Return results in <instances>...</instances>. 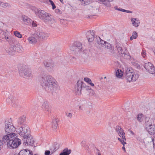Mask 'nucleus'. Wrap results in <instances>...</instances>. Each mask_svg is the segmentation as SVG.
Returning <instances> with one entry per match:
<instances>
[{
	"label": "nucleus",
	"instance_id": "nucleus-1",
	"mask_svg": "<svg viewBox=\"0 0 155 155\" xmlns=\"http://www.w3.org/2000/svg\"><path fill=\"white\" fill-rule=\"evenodd\" d=\"M41 85L48 92H55L59 86L55 79L52 76L42 72L39 75Z\"/></svg>",
	"mask_w": 155,
	"mask_h": 155
},
{
	"label": "nucleus",
	"instance_id": "nucleus-2",
	"mask_svg": "<svg viewBox=\"0 0 155 155\" xmlns=\"http://www.w3.org/2000/svg\"><path fill=\"white\" fill-rule=\"evenodd\" d=\"M14 133L8 134L4 135L2 137L3 143H6L10 149H13L18 147L21 143V140L15 137Z\"/></svg>",
	"mask_w": 155,
	"mask_h": 155
},
{
	"label": "nucleus",
	"instance_id": "nucleus-3",
	"mask_svg": "<svg viewBox=\"0 0 155 155\" xmlns=\"http://www.w3.org/2000/svg\"><path fill=\"white\" fill-rule=\"evenodd\" d=\"M38 14L40 19L46 23H49L51 22L53 19V16L51 14L46 12L44 10H38Z\"/></svg>",
	"mask_w": 155,
	"mask_h": 155
},
{
	"label": "nucleus",
	"instance_id": "nucleus-4",
	"mask_svg": "<svg viewBox=\"0 0 155 155\" xmlns=\"http://www.w3.org/2000/svg\"><path fill=\"white\" fill-rule=\"evenodd\" d=\"M17 133L23 138L28 137L30 135V129L27 124H23L19 128H17Z\"/></svg>",
	"mask_w": 155,
	"mask_h": 155
},
{
	"label": "nucleus",
	"instance_id": "nucleus-5",
	"mask_svg": "<svg viewBox=\"0 0 155 155\" xmlns=\"http://www.w3.org/2000/svg\"><path fill=\"white\" fill-rule=\"evenodd\" d=\"M125 78L127 81L130 82L137 80L139 77V74L134 73L132 69L127 68L126 72Z\"/></svg>",
	"mask_w": 155,
	"mask_h": 155
},
{
	"label": "nucleus",
	"instance_id": "nucleus-6",
	"mask_svg": "<svg viewBox=\"0 0 155 155\" xmlns=\"http://www.w3.org/2000/svg\"><path fill=\"white\" fill-rule=\"evenodd\" d=\"M22 48L18 43L11 45L6 50L7 53L10 55H13L16 52L21 53L22 51Z\"/></svg>",
	"mask_w": 155,
	"mask_h": 155
},
{
	"label": "nucleus",
	"instance_id": "nucleus-7",
	"mask_svg": "<svg viewBox=\"0 0 155 155\" xmlns=\"http://www.w3.org/2000/svg\"><path fill=\"white\" fill-rule=\"evenodd\" d=\"M19 73L23 76L30 77L31 75V70L25 65H21L18 67Z\"/></svg>",
	"mask_w": 155,
	"mask_h": 155
},
{
	"label": "nucleus",
	"instance_id": "nucleus-8",
	"mask_svg": "<svg viewBox=\"0 0 155 155\" xmlns=\"http://www.w3.org/2000/svg\"><path fill=\"white\" fill-rule=\"evenodd\" d=\"M82 48L81 44L79 42H75L70 46V50L75 54L81 51Z\"/></svg>",
	"mask_w": 155,
	"mask_h": 155
},
{
	"label": "nucleus",
	"instance_id": "nucleus-9",
	"mask_svg": "<svg viewBox=\"0 0 155 155\" xmlns=\"http://www.w3.org/2000/svg\"><path fill=\"white\" fill-rule=\"evenodd\" d=\"M86 85L81 80H78L74 87V91L76 94L78 95L81 94V91L85 88L86 87Z\"/></svg>",
	"mask_w": 155,
	"mask_h": 155
},
{
	"label": "nucleus",
	"instance_id": "nucleus-10",
	"mask_svg": "<svg viewBox=\"0 0 155 155\" xmlns=\"http://www.w3.org/2000/svg\"><path fill=\"white\" fill-rule=\"evenodd\" d=\"M146 128L148 133L151 135L155 133V126L152 125L150 121H147L146 122Z\"/></svg>",
	"mask_w": 155,
	"mask_h": 155
},
{
	"label": "nucleus",
	"instance_id": "nucleus-11",
	"mask_svg": "<svg viewBox=\"0 0 155 155\" xmlns=\"http://www.w3.org/2000/svg\"><path fill=\"white\" fill-rule=\"evenodd\" d=\"M5 131L8 134L14 133L15 130V128L12 123L9 121L5 122Z\"/></svg>",
	"mask_w": 155,
	"mask_h": 155
},
{
	"label": "nucleus",
	"instance_id": "nucleus-12",
	"mask_svg": "<svg viewBox=\"0 0 155 155\" xmlns=\"http://www.w3.org/2000/svg\"><path fill=\"white\" fill-rule=\"evenodd\" d=\"M34 36L36 37L38 40L45 39L48 37V34L42 31H37L34 34Z\"/></svg>",
	"mask_w": 155,
	"mask_h": 155
},
{
	"label": "nucleus",
	"instance_id": "nucleus-13",
	"mask_svg": "<svg viewBox=\"0 0 155 155\" xmlns=\"http://www.w3.org/2000/svg\"><path fill=\"white\" fill-rule=\"evenodd\" d=\"M144 67L149 73L153 74L155 73V67L150 62L145 63Z\"/></svg>",
	"mask_w": 155,
	"mask_h": 155
},
{
	"label": "nucleus",
	"instance_id": "nucleus-14",
	"mask_svg": "<svg viewBox=\"0 0 155 155\" xmlns=\"http://www.w3.org/2000/svg\"><path fill=\"white\" fill-rule=\"evenodd\" d=\"M44 64L45 66L48 68L47 69L49 72L52 71L55 67L54 63L51 60L44 61Z\"/></svg>",
	"mask_w": 155,
	"mask_h": 155
},
{
	"label": "nucleus",
	"instance_id": "nucleus-15",
	"mask_svg": "<svg viewBox=\"0 0 155 155\" xmlns=\"http://www.w3.org/2000/svg\"><path fill=\"white\" fill-rule=\"evenodd\" d=\"M23 145L25 146L28 145L32 146L34 143V140L32 136L31 135H29L28 137L23 138Z\"/></svg>",
	"mask_w": 155,
	"mask_h": 155
},
{
	"label": "nucleus",
	"instance_id": "nucleus-16",
	"mask_svg": "<svg viewBox=\"0 0 155 155\" xmlns=\"http://www.w3.org/2000/svg\"><path fill=\"white\" fill-rule=\"evenodd\" d=\"M95 31L93 30L89 31L86 34V35L88 41L89 42H92L94 40Z\"/></svg>",
	"mask_w": 155,
	"mask_h": 155
},
{
	"label": "nucleus",
	"instance_id": "nucleus-17",
	"mask_svg": "<svg viewBox=\"0 0 155 155\" xmlns=\"http://www.w3.org/2000/svg\"><path fill=\"white\" fill-rule=\"evenodd\" d=\"M22 20L24 23L28 25H31L32 21L28 17L25 15L21 17Z\"/></svg>",
	"mask_w": 155,
	"mask_h": 155
},
{
	"label": "nucleus",
	"instance_id": "nucleus-18",
	"mask_svg": "<svg viewBox=\"0 0 155 155\" xmlns=\"http://www.w3.org/2000/svg\"><path fill=\"white\" fill-rule=\"evenodd\" d=\"M41 108L45 112L49 113L50 111V108L47 101L44 102L42 104Z\"/></svg>",
	"mask_w": 155,
	"mask_h": 155
},
{
	"label": "nucleus",
	"instance_id": "nucleus-19",
	"mask_svg": "<svg viewBox=\"0 0 155 155\" xmlns=\"http://www.w3.org/2000/svg\"><path fill=\"white\" fill-rule=\"evenodd\" d=\"M120 55L122 57L126 59H130L131 58L129 53L126 49Z\"/></svg>",
	"mask_w": 155,
	"mask_h": 155
},
{
	"label": "nucleus",
	"instance_id": "nucleus-20",
	"mask_svg": "<svg viewBox=\"0 0 155 155\" xmlns=\"http://www.w3.org/2000/svg\"><path fill=\"white\" fill-rule=\"evenodd\" d=\"M32 152L28 149L21 150L17 155H32Z\"/></svg>",
	"mask_w": 155,
	"mask_h": 155
},
{
	"label": "nucleus",
	"instance_id": "nucleus-21",
	"mask_svg": "<svg viewBox=\"0 0 155 155\" xmlns=\"http://www.w3.org/2000/svg\"><path fill=\"white\" fill-rule=\"evenodd\" d=\"M131 21L133 26L135 27H137L140 24V21L137 18H131Z\"/></svg>",
	"mask_w": 155,
	"mask_h": 155
},
{
	"label": "nucleus",
	"instance_id": "nucleus-22",
	"mask_svg": "<svg viewBox=\"0 0 155 155\" xmlns=\"http://www.w3.org/2000/svg\"><path fill=\"white\" fill-rule=\"evenodd\" d=\"M104 46L106 48L109 49V52L110 54H112L114 53V50L112 48L111 45L109 43L106 42Z\"/></svg>",
	"mask_w": 155,
	"mask_h": 155
},
{
	"label": "nucleus",
	"instance_id": "nucleus-23",
	"mask_svg": "<svg viewBox=\"0 0 155 155\" xmlns=\"http://www.w3.org/2000/svg\"><path fill=\"white\" fill-rule=\"evenodd\" d=\"M28 40L30 44H33L36 43L37 42L38 39L36 38V37L34 36L33 35V36L29 37L28 38Z\"/></svg>",
	"mask_w": 155,
	"mask_h": 155
},
{
	"label": "nucleus",
	"instance_id": "nucleus-24",
	"mask_svg": "<svg viewBox=\"0 0 155 155\" xmlns=\"http://www.w3.org/2000/svg\"><path fill=\"white\" fill-rule=\"evenodd\" d=\"M121 46V44L120 43L117 42L116 43V47L120 54H121V53L124 51L122 49Z\"/></svg>",
	"mask_w": 155,
	"mask_h": 155
},
{
	"label": "nucleus",
	"instance_id": "nucleus-25",
	"mask_svg": "<svg viewBox=\"0 0 155 155\" xmlns=\"http://www.w3.org/2000/svg\"><path fill=\"white\" fill-rule=\"evenodd\" d=\"M82 5L85 6L90 4L92 2V0H79Z\"/></svg>",
	"mask_w": 155,
	"mask_h": 155
},
{
	"label": "nucleus",
	"instance_id": "nucleus-26",
	"mask_svg": "<svg viewBox=\"0 0 155 155\" xmlns=\"http://www.w3.org/2000/svg\"><path fill=\"white\" fill-rule=\"evenodd\" d=\"M71 151V150H68V148H66L63 150V152L61 153L59 155H69Z\"/></svg>",
	"mask_w": 155,
	"mask_h": 155
},
{
	"label": "nucleus",
	"instance_id": "nucleus-27",
	"mask_svg": "<svg viewBox=\"0 0 155 155\" xmlns=\"http://www.w3.org/2000/svg\"><path fill=\"white\" fill-rule=\"evenodd\" d=\"M25 117L24 116L19 118L17 120L18 123L19 124H22L25 122Z\"/></svg>",
	"mask_w": 155,
	"mask_h": 155
},
{
	"label": "nucleus",
	"instance_id": "nucleus-28",
	"mask_svg": "<svg viewBox=\"0 0 155 155\" xmlns=\"http://www.w3.org/2000/svg\"><path fill=\"white\" fill-rule=\"evenodd\" d=\"M7 34V32L2 31V32L0 34V40H4L5 37H6V34Z\"/></svg>",
	"mask_w": 155,
	"mask_h": 155
},
{
	"label": "nucleus",
	"instance_id": "nucleus-29",
	"mask_svg": "<svg viewBox=\"0 0 155 155\" xmlns=\"http://www.w3.org/2000/svg\"><path fill=\"white\" fill-rule=\"evenodd\" d=\"M138 36L137 33L136 31H133L132 33V35L130 38V40H132L133 39H136Z\"/></svg>",
	"mask_w": 155,
	"mask_h": 155
},
{
	"label": "nucleus",
	"instance_id": "nucleus-30",
	"mask_svg": "<svg viewBox=\"0 0 155 155\" xmlns=\"http://www.w3.org/2000/svg\"><path fill=\"white\" fill-rule=\"evenodd\" d=\"M113 0H105L103 4L107 7L110 6V2H112Z\"/></svg>",
	"mask_w": 155,
	"mask_h": 155
},
{
	"label": "nucleus",
	"instance_id": "nucleus-31",
	"mask_svg": "<svg viewBox=\"0 0 155 155\" xmlns=\"http://www.w3.org/2000/svg\"><path fill=\"white\" fill-rule=\"evenodd\" d=\"M1 6L4 8H9L11 7V5L9 3L7 2H2V4Z\"/></svg>",
	"mask_w": 155,
	"mask_h": 155
},
{
	"label": "nucleus",
	"instance_id": "nucleus-32",
	"mask_svg": "<svg viewBox=\"0 0 155 155\" xmlns=\"http://www.w3.org/2000/svg\"><path fill=\"white\" fill-rule=\"evenodd\" d=\"M123 75V73L121 70H117L116 72V75L118 78L121 77Z\"/></svg>",
	"mask_w": 155,
	"mask_h": 155
},
{
	"label": "nucleus",
	"instance_id": "nucleus-33",
	"mask_svg": "<svg viewBox=\"0 0 155 155\" xmlns=\"http://www.w3.org/2000/svg\"><path fill=\"white\" fill-rule=\"evenodd\" d=\"M122 133L121 134V132H119L118 133V135L122 139H124L125 140H126L125 136V133L124 132L123 130V132H122Z\"/></svg>",
	"mask_w": 155,
	"mask_h": 155
},
{
	"label": "nucleus",
	"instance_id": "nucleus-34",
	"mask_svg": "<svg viewBox=\"0 0 155 155\" xmlns=\"http://www.w3.org/2000/svg\"><path fill=\"white\" fill-rule=\"evenodd\" d=\"M14 34L15 35L19 38H21L22 37V35L21 34L20 32L17 31H14Z\"/></svg>",
	"mask_w": 155,
	"mask_h": 155
},
{
	"label": "nucleus",
	"instance_id": "nucleus-35",
	"mask_svg": "<svg viewBox=\"0 0 155 155\" xmlns=\"http://www.w3.org/2000/svg\"><path fill=\"white\" fill-rule=\"evenodd\" d=\"M58 126V124L57 123L56 120H54V121L53 122V124L52 125V127L54 129H56Z\"/></svg>",
	"mask_w": 155,
	"mask_h": 155
},
{
	"label": "nucleus",
	"instance_id": "nucleus-36",
	"mask_svg": "<svg viewBox=\"0 0 155 155\" xmlns=\"http://www.w3.org/2000/svg\"><path fill=\"white\" fill-rule=\"evenodd\" d=\"M142 114H138L137 117V120H138L139 122H141L142 121Z\"/></svg>",
	"mask_w": 155,
	"mask_h": 155
},
{
	"label": "nucleus",
	"instance_id": "nucleus-37",
	"mask_svg": "<svg viewBox=\"0 0 155 155\" xmlns=\"http://www.w3.org/2000/svg\"><path fill=\"white\" fill-rule=\"evenodd\" d=\"M122 139L123 140H122L120 138H118V140H119L120 142H121V143L123 144V146H124L125 144L126 143V142H125L126 140H125L124 139Z\"/></svg>",
	"mask_w": 155,
	"mask_h": 155
},
{
	"label": "nucleus",
	"instance_id": "nucleus-38",
	"mask_svg": "<svg viewBox=\"0 0 155 155\" xmlns=\"http://www.w3.org/2000/svg\"><path fill=\"white\" fill-rule=\"evenodd\" d=\"M51 5L52 6V8L53 9H54L56 8V6L54 4V2L51 0H49Z\"/></svg>",
	"mask_w": 155,
	"mask_h": 155
},
{
	"label": "nucleus",
	"instance_id": "nucleus-39",
	"mask_svg": "<svg viewBox=\"0 0 155 155\" xmlns=\"http://www.w3.org/2000/svg\"><path fill=\"white\" fill-rule=\"evenodd\" d=\"M137 139L138 141L142 143L144 142V140L143 138L141 136H138L137 138Z\"/></svg>",
	"mask_w": 155,
	"mask_h": 155
},
{
	"label": "nucleus",
	"instance_id": "nucleus-40",
	"mask_svg": "<svg viewBox=\"0 0 155 155\" xmlns=\"http://www.w3.org/2000/svg\"><path fill=\"white\" fill-rule=\"evenodd\" d=\"M100 40V42L98 43L99 44H101V45H104L105 43H106L105 41L101 39L100 37H99Z\"/></svg>",
	"mask_w": 155,
	"mask_h": 155
},
{
	"label": "nucleus",
	"instance_id": "nucleus-41",
	"mask_svg": "<svg viewBox=\"0 0 155 155\" xmlns=\"http://www.w3.org/2000/svg\"><path fill=\"white\" fill-rule=\"evenodd\" d=\"M6 37H5V39L7 41L9 42L11 38L10 37H9L8 35H7V33L6 34Z\"/></svg>",
	"mask_w": 155,
	"mask_h": 155
},
{
	"label": "nucleus",
	"instance_id": "nucleus-42",
	"mask_svg": "<svg viewBox=\"0 0 155 155\" xmlns=\"http://www.w3.org/2000/svg\"><path fill=\"white\" fill-rule=\"evenodd\" d=\"M12 97L10 96V97H9L6 100V101L7 103H12V100L10 98H12Z\"/></svg>",
	"mask_w": 155,
	"mask_h": 155
},
{
	"label": "nucleus",
	"instance_id": "nucleus-43",
	"mask_svg": "<svg viewBox=\"0 0 155 155\" xmlns=\"http://www.w3.org/2000/svg\"><path fill=\"white\" fill-rule=\"evenodd\" d=\"M84 80L87 83L91 82V80L87 78H84Z\"/></svg>",
	"mask_w": 155,
	"mask_h": 155
},
{
	"label": "nucleus",
	"instance_id": "nucleus-44",
	"mask_svg": "<svg viewBox=\"0 0 155 155\" xmlns=\"http://www.w3.org/2000/svg\"><path fill=\"white\" fill-rule=\"evenodd\" d=\"M121 129H122L119 126H117L116 127V128H115V130H116V131H118L120 130Z\"/></svg>",
	"mask_w": 155,
	"mask_h": 155
},
{
	"label": "nucleus",
	"instance_id": "nucleus-45",
	"mask_svg": "<svg viewBox=\"0 0 155 155\" xmlns=\"http://www.w3.org/2000/svg\"><path fill=\"white\" fill-rule=\"evenodd\" d=\"M3 145V143L2 140H0V150L2 148Z\"/></svg>",
	"mask_w": 155,
	"mask_h": 155
},
{
	"label": "nucleus",
	"instance_id": "nucleus-46",
	"mask_svg": "<svg viewBox=\"0 0 155 155\" xmlns=\"http://www.w3.org/2000/svg\"><path fill=\"white\" fill-rule=\"evenodd\" d=\"M67 116L71 118L72 116V114L71 113H66Z\"/></svg>",
	"mask_w": 155,
	"mask_h": 155
},
{
	"label": "nucleus",
	"instance_id": "nucleus-47",
	"mask_svg": "<svg viewBox=\"0 0 155 155\" xmlns=\"http://www.w3.org/2000/svg\"><path fill=\"white\" fill-rule=\"evenodd\" d=\"M50 151L49 150H46L45 152V155H49L50 153Z\"/></svg>",
	"mask_w": 155,
	"mask_h": 155
},
{
	"label": "nucleus",
	"instance_id": "nucleus-48",
	"mask_svg": "<svg viewBox=\"0 0 155 155\" xmlns=\"http://www.w3.org/2000/svg\"><path fill=\"white\" fill-rule=\"evenodd\" d=\"M142 56L144 58L145 57L146 55V53L144 51H143L141 53Z\"/></svg>",
	"mask_w": 155,
	"mask_h": 155
},
{
	"label": "nucleus",
	"instance_id": "nucleus-49",
	"mask_svg": "<svg viewBox=\"0 0 155 155\" xmlns=\"http://www.w3.org/2000/svg\"><path fill=\"white\" fill-rule=\"evenodd\" d=\"M123 10V11H124V12H126L127 13H132V11H129V10H126L124 9V10Z\"/></svg>",
	"mask_w": 155,
	"mask_h": 155
},
{
	"label": "nucleus",
	"instance_id": "nucleus-50",
	"mask_svg": "<svg viewBox=\"0 0 155 155\" xmlns=\"http://www.w3.org/2000/svg\"><path fill=\"white\" fill-rule=\"evenodd\" d=\"M31 25H32L33 27H36L37 26L36 24L34 22V21H32V22L31 23Z\"/></svg>",
	"mask_w": 155,
	"mask_h": 155
},
{
	"label": "nucleus",
	"instance_id": "nucleus-51",
	"mask_svg": "<svg viewBox=\"0 0 155 155\" xmlns=\"http://www.w3.org/2000/svg\"><path fill=\"white\" fill-rule=\"evenodd\" d=\"M85 108L84 107H83V106H79V109L80 110H84V109Z\"/></svg>",
	"mask_w": 155,
	"mask_h": 155
},
{
	"label": "nucleus",
	"instance_id": "nucleus-52",
	"mask_svg": "<svg viewBox=\"0 0 155 155\" xmlns=\"http://www.w3.org/2000/svg\"><path fill=\"white\" fill-rule=\"evenodd\" d=\"M123 129H121L120 130L118 131H116V132H117V134H118V133H119V132H123ZM122 133H121V134H122Z\"/></svg>",
	"mask_w": 155,
	"mask_h": 155
},
{
	"label": "nucleus",
	"instance_id": "nucleus-53",
	"mask_svg": "<svg viewBox=\"0 0 155 155\" xmlns=\"http://www.w3.org/2000/svg\"><path fill=\"white\" fill-rule=\"evenodd\" d=\"M60 10L58 9H56L55 10L56 12L57 13H58L60 12Z\"/></svg>",
	"mask_w": 155,
	"mask_h": 155
},
{
	"label": "nucleus",
	"instance_id": "nucleus-54",
	"mask_svg": "<svg viewBox=\"0 0 155 155\" xmlns=\"http://www.w3.org/2000/svg\"><path fill=\"white\" fill-rule=\"evenodd\" d=\"M89 84H90L91 86H94V85L93 83H92L91 81V82H88V83Z\"/></svg>",
	"mask_w": 155,
	"mask_h": 155
},
{
	"label": "nucleus",
	"instance_id": "nucleus-55",
	"mask_svg": "<svg viewBox=\"0 0 155 155\" xmlns=\"http://www.w3.org/2000/svg\"><path fill=\"white\" fill-rule=\"evenodd\" d=\"M124 10V9L121 8H118V10L120 11H121L122 12H124V11H123V10Z\"/></svg>",
	"mask_w": 155,
	"mask_h": 155
},
{
	"label": "nucleus",
	"instance_id": "nucleus-56",
	"mask_svg": "<svg viewBox=\"0 0 155 155\" xmlns=\"http://www.w3.org/2000/svg\"><path fill=\"white\" fill-rule=\"evenodd\" d=\"M130 133L132 135H134V132H133L132 130H130Z\"/></svg>",
	"mask_w": 155,
	"mask_h": 155
},
{
	"label": "nucleus",
	"instance_id": "nucleus-57",
	"mask_svg": "<svg viewBox=\"0 0 155 155\" xmlns=\"http://www.w3.org/2000/svg\"><path fill=\"white\" fill-rule=\"evenodd\" d=\"M122 149L123 150H124L125 152H126V150H125V148L124 146L123 147H122Z\"/></svg>",
	"mask_w": 155,
	"mask_h": 155
},
{
	"label": "nucleus",
	"instance_id": "nucleus-58",
	"mask_svg": "<svg viewBox=\"0 0 155 155\" xmlns=\"http://www.w3.org/2000/svg\"><path fill=\"white\" fill-rule=\"evenodd\" d=\"M114 8L116 10H118V8L117 7V6H115L114 7Z\"/></svg>",
	"mask_w": 155,
	"mask_h": 155
},
{
	"label": "nucleus",
	"instance_id": "nucleus-59",
	"mask_svg": "<svg viewBox=\"0 0 155 155\" xmlns=\"http://www.w3.org/2000/svg\"><path fill=\"white\" fill-rule=\"evenodd\" d=\"M60 2L62 3H64L63 0H59Z\"/></svg>",
	"mask_w": 155,
	"mask_h": 155
},
{
	"label": "nucleus",
	"instance_id": "nucleus-60",
	"mask_svg": "<svg viewBox=\"0 0 155 155\" xmlns=\"http://www.w3.org/2000/svg\"><path fill=\"white\" fill-rule=\"evenodd\" d=\"M3 2H2L0 1V5L1 6V5H2V4Z\"/></svg>",
	"mask_w": 155,
	"mask_h": 155
},
{
	"label": "nucleus",
	"instance_id": "nucleus-61",
	"mask_svg": "<svg viewBox=\"0 0 155 155\" xmlns=\"http://www.w3.org/2000/svg\"><path fill=\"white\" fill-rule=\"evenodd\" d=\"M2 30L0 29V34L2 32Z\"/></svg>",
	"mask_w": 155,
	"mask_h": 155
},
{
	"label": "nucleus",
	"instance_id": "nucleus-62",
	"mask_svg": "<svg viewBox=\"0 0 155 155\" xmlns=\"http://www.w3.org/2000/svg\"><path fill=\"white\" fill-rule=\"evenodd\" d=\"M98 155H101L100 153H98Z\"/></svg>",
	"mask_w": 155,
	"mask_h": 155
},
{
	"label": "nucleus",
	"instance_id": "nucleus-63",
	"mask_svg": "<svg viewBox=\"0 0 155 155\" xmlns=\"http://www.w3.org/2000/svg\"><path fill=\"white\" fill-rule=\"evenodd\" d=\"M14 155H17V154H14Z\"/></svg>",
	"mask_w": 155,
	"mask_h": 155
},
{
	"label": "nucleus",
	"instance_id": "nucleus-64",
	"mask_svg": "<svg viewBox=\"0 0 155 155\" xmlns=\"http://www.w3.org/2000/svg\"><path fill=\"white\" fill-rule=\"evenodd\" d=\"M36 155V154H35V155Z\"/></svg>",
	"mask_w": 155,
	"mask_h": 155
}]
</instances>
